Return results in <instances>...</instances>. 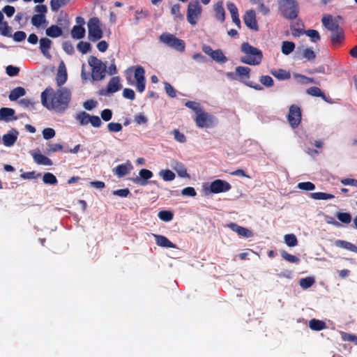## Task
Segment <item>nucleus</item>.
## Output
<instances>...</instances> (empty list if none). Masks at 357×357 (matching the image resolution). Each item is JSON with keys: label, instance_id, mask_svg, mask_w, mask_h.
I'll use <instances>...</instances> for the list:
<instances>
[{"label": "nucleus", "instance_id": "obj_1", "mask_svg": "<svg viewBox=\"0 0 357 357\" xmlns=\"http://www.w3.org/2000/svg\"><path fill=\"white\" fill-rule=\"evenodd\" d=\"M71 100V92L66 88L62 87L56 91L51 87H47L41 93L42 105L50 110H54L56 112H63L68 107Z\"/></svg>", "mask_w": 357, "mask_h": 357}, {"label": "nucleus", "instance_id": "obj_2", "mask_svg": "<svg viewBox=\"0 0 357 357\" xmlns=\"http://www.w3.org/2000/svg\"><path fill=\"white\" fill-rule=\"evenodd\" d=\"M241 52L245 54L241 57V62L245 64L256 66L261 63L263 59L262 52L258 48L252 46L248 43H243L241 47Z\"/></svg>", "mask_w": 357, "mask_h": 357}, {"label": "nucleus", "instance_id": "obj_3", "mask_svg": "<svg viewBox=\"0 0 357 357\" xmlns=\"http://www.w3.org/2000/svg\"><path fill=\"white\" fill-rule=\"evenodd\" d=\"M278 4L279 13L284 19L293 20L298 16L299 6L296 0H278Z\"/></svg>", "mask_w": 357, "mask_h": 357}, {"label": "nucleus", "instance_id": "obj_4", "mask_svg": "<svg viewBox=\"0 0 357 357\" xmlns=\"http://www.w3.org/2000/svg\"><path fill=\"white\" fill-rule=\"evenodd\" d=\"M91 67V76L94 80H101L105 77L106 65L95 56H90L88 59Z\"/></svg>", "mask_w": 357, "mask_h": 357}, {"label": "nucleus", "instance_id": "obj_5", "mask_svg": "<svg viewBox=\"0 0 357 357\" xmlns=\"http://www.w3.org/2000/svg\"><path fill=\"white\" fill-rule=\"evenodd\" d=\"M194 121L196 126L200 128H213L218 124L217 119L213 114L204 110L195 116Z\"/></svg>", "mask_w": 357, "mask_h": 357}, {"label": "nucleus", "instance_id": "obj_6", "mask_svg": "<svg viewBox=\"0 0 357 357\" xmlns=\"http://www.w3.org/2000/svg\"><path fill=\"white\" fill-rule=\"evenodd\" d=\"M160 40L164 44L167 45L168 47L173 48L180 52L185 51V42L183 40L176 38L173 34L164 33L160 35Z\"/></svg>", "mask_w": 357, "mask_h": 357}, {"label": "nucleus", "instance_id": "obj_7", "mask_svg": "<svg viewBox=\"0 0 357 357\" xmlns=\"http://www.w3.org/2000/svg\"><path fill=\"white\" fill-rule=\"evenodd\" d=\"M88 34L90 40L95 42L102 38L101 22L98 17L90 18L87 23Z\"/></svg>", "mask_w": 357, "mask_h": 357}, {"label": "nucleus", "instance_id": "obj_8", "mask_svg": "<svg viewBox=\"0 0 357 357\" xmlns=\"http://www.w3.org/2000/svg\"><path fill=\"white\" fill-rule=\"evenodd\" d=\"M202 12V6L199 0H193L188 3L187 9V20L189 24L195 26Z\"/></svg>", "mask_w": 357, "mask_h": 357}, {"label": "nucleus", "instance_id": "obj_9", "mask_svg": "<svg viewBox=\"0 0 357 357\" xmlns=\"http://www.w3.org/2000/svg\"><path fill=\"white\" fill-rule=\"evenodd\" d=\"M250 68L247 66H237L235 68V72H227L226 73V76L231 80H240L241 82L244 83L248 82L250 75Z\"/></svg>", "mask_w": 357, "mask_h": 357}, {"label": "nucleus", "instance_id": "obj_10", "mask_svg": "<svg viewBox=\"0 0 357 357\" xmlns=\"http://www.w3.org/2000/svg\"><path fill=\"white\" fill-rule=\"evenodd\" d=\"M301 109L296 105H291L289 109L287 121L292 128H296L301 121Z\"/></svg>", "mask_w": 357, "mask_h": 357}, {"label": "nucleus", "instance_id": "obj_11", "mask_svg": "<svg viewBox=\"0 0 357 357\" xmlns=\"http://www.w3.org/2000/svg\"><path fill=\"white\" fill-rule=\"evenodd\" d=\"M132 68L134 69L136 90L142 93L145 89V70L141 66H133Z\"/></svg>", "mask_w": 357, "mask_h": 357}, {"label": "nucleus", "instance_id": "obj_12", "mask_svg": "<svg viewBox=\"0 0 357 357\" xmlns=\"http://www.w3.org/2000/svg\"><path fill=\"white\" fill-rule=\"evenodd\" d=\"M231 185L226 181L216 179L211 183L208 190L210 193L218 194L230 190Z\"/></svg>", "mask_w": 357, "mask_h": 357}, {"label": "nucleus", "instance_id": "obj_13", "mask_svg": "<svg viewBox=\"0 0 357 357\" xmlns=\"http://www.w3.org/2000/svg\"><path fill=\"white\" fill-rule=\"evenodd\" d=\"M121 88L120 79L119 77H113L107 84L105 89H102L100 92V95L107 96L110 93L119 91Z\"/></svg>", "mask_w": 357, "mask_h": 357}, {"label": "nucleus", "instance_id": "obj_14", "mask_svg": "<svg viewBox=\"0 0 357 357\" xmlns=\"http://www.w3.org/2000/svg\"><path fill=\"white\" fill-rule=\"evenodd\" d=\"M245 25L252 30L258 31L259 26L256 20V14L253 10H248L243 16Z\"/></svg>", "mask_w": 357, "mask_h": 357}, {"label": "nucleus", "instance_id": "obj_15", "mask_svg": "<svg viewBox=\"0 0 357 357\" xmlns=\"http://www.w3.org/2000/svg\"><path fill=\"white\" fill-rule=\"evenodd\" d=\"M153 174L151 171L146 169L139 170V176L133 179L134 183L139 185L144 186L148 183V180L152 178Z\"/></svg>", "mask_w": 357, "mask_h": 357}, {"label": "nucleus", "instance_id": "obj_16", "mask_svg": "<svg viewBox=\"0 0 357 357\" xmlns=\"http://www.w3.org/2000/svg\"><path fill=\"white\" fill-rule=\"evenodd\" d=\"M228 227L230 228L233 231L237 233L239 236L245 238H250L253 236V233L250 229L239 226L238 225L231 222L228 225Z\"/></svg>", "mask_w": 357, "mask_h": 357}, {"label": "nucleus", "instance_id": "obj_17", "mask_svg": "<svg viewBox=\"0 0 357 357\" xmlns=\"http://www.w3.org/2000/svg\"><path fill=\"white\" fill-rule=\"evenodd\" d=\"M345 36L342 28L331 32V41L334 47L340 45L344 40Z\"/></svg>", "mask_w": 357, "mask_h": 357}, {"label": "nucleus", "instance_id": "obj_18", "mask_svg": "<svg viewBox=\"0 0 357 357\" xmlns=\"http://www.w3.org/2000/svg\"><path fill=\"white\" fill-rule=\"evenodd\" d=\"M323 25L331 32L337 31L341 27L336 21H334L331 15H326L321 19Z\"/></svg>", "mask_w": 357, "mask_h": 357}, {"label": "nucleus", "instance_id": "obj_19", "mask_svg": "<svg viewBox=\"0 0 357 357\" xmlns=\"http://www.w3.org/2000/svg\"><path fill=\"white\" fill-rule=\"evenodd\" d=\"M227 7L231 13L233 22L240 27L241 20L239 19L238 11L236 6L233 2H227Z\"/></svg>", "mask_w": 357, "mask_h": 357}, {"label": "nucleus", "instance_id": "obj_20", "mask_svg": "<svg viewBox=\"0 0 357 357\" xmlns=\"http://www.w3.org/2000/svg\"><path fill=\"white\" fill-rule=\"evenodd\" d=\"M213 9L215 19L220 22H223L225 20V11L223 7V2L222 1L217 2L214 5Z\"/></svg>", "mask_w": 357, "mask_h": 357}, {"label": "nucleus", "instance_id": "obj_21", "mask_svg": "<svg viewBox=\"0 0 357 357\" xmlns=\"http://www.w3.org/2000/svg\"><path fill=\"white\" fill-rule=\"evenodd\" d=\"M15 110L12 108L2 107L0 109V119L8 122L11 120H16L17 117L14 116Z\"/></svg>", "mask_w": 357, "mask_h": 357}, {"label": "nucleus", "instance_id": "obj_22", "mask_svg": "<svg viewBox=\"0 0 357 357\" xmlns=\"http://www.w3.org/2000/svg\"><path fill=\"white\" fill-rule=\"evenodd\" d=\"M155 243L162 248H176V245L171 242L166 236L159 234L154 235Z\"/></svg>", "mask_w": 357, "mask_h": 357}, {"label": "nucleus", "instance_id": "obj_23", "mask_svg": "<svg viewBox=\"0 0 357 357\" xmlns=\"http://www.w3.org/2000/svg\"><path fill=\"white\" fill-rule=\"evenodd\" d=\"M67 80V72L64 64L59 66L58 72L56 77V84L61 86Z\"/></svg>", "mask_w": 357, "mask_h": 357}, {"label": "nucleus", "instance_id": "obj_24", "mask_svg": "<svg viewBox=\"0 0 357 357\" xmlns=\"http://www.w3.org/2000/svg\"><path fill=\"white\" fill-rule=\"evenodd\" d=\"M52 41L47 38H42L40 40V50L42 54L47 58H50V49Z\"/></svg>", "mask_w": 357, "mask_h": 357}, {"label": "nucleus", "instance_id": "obj_25", "mask_svg": "<svg viewBox=\"0 0 357 357\" xmlns=\"http://www.w3.org/2000/svg\"><path fill=\"white\" fill-rule=\"evenodd\" d=\"M33 158L38 165L50 166L52 165V161L47 156L41 153L32 154Z\"/></svg>", "mask_w": 357, "mask_h": 357}, {"label": "nucleus", "instance_id": "obj_26", "mask_svg": "<svg viewBox=\"0 0 357 357\" xmlns=\"http://www.w3.org/2000/svg\"><path fill=\"white\" fill-rule=\"evenodd\" d=\"M309 327L312 331H320L326 328L327 326L324 321L312 319L309 321Z\"/></svg>", "mask_w": 357, "mask_h": 357}, {"label": "nucleus", "instance_id": "obj_27", "mask_svg": "<svg viewBox=\"0 0 357 357\" xmlns=\"http://www.w3.org/2000/svg\"><path fill=\"white\" fill-rule=\"evenodd\" d=\"M85 29L81 25H75L71 30V36L74 39H82L85 36Z\"/></svg>", "mask_w": 357, "mask_h": 357}, {"label": "nucleus", "instance_id": "obj_28", "mask_svg": "<svg viewBox=\"0 0 357 357\" xmlns=\"http://www.w3.org/2000/svg\"><path fill=\"white\" fill-rule=\"evenodd\" d=\"M62 29L57 25H51L46 29L45 33L47 36L51 38H57L62 35Z\"/></svg>", "mask_w": 357, "mask_h": 357}, {"label": "nucleus", "instance_id": "obj_29", "mask_svg": "<svg viewBox=\"0 0 357 357\" xmlns=\"http://www.w3.org/2000/svg\"><path fill=\"white\" fill-rule=\"evenodd\" d=\"M18 132L15 131V133H7L3 136V143L6 146H13L17 139Z\"/></svg>", "mask_w": 357, "mask_h": 357}, {"label": "nucleus", "instance_id": "obj_30", "mask_svg": "<svg viewBox=\"0 0 357 357\" xmlns=\"http://www.w3.org/2000/svg\"><path fill=\"white\" fill-rule=\"evenodd\" d=\"M271 74L279 80H286L291 77V74L289 71L281 68L271 70Z\"/></svg>", "mask_w": 357, "mask_h": 357}, {"label": "nucleus", "instance_id": "obj_31", "mask_svg": "<svg viewBox=\"0 0 357 357\" xmlns=\"http://www.w3.org/2000/svg\"><path fill=\"white\" fill-rule=\"evenodd\" d=\"M25 93V89L23 87L18 86L11 90L8 96V98L10 100L14 101L17 100L19 98L24 96Z\"/></svg>", "mask_w": 357, "mask_h": 357}, {"label": "nucleus", "instance_id": "obj_32", "mask_svg": "<svg viewBox=\"0 0 357 357\" xmlns=\"http://www.w3.org/2000/svg\"><path fill=\"white\" fill-rule=\"evenodd\" d=\"M70 0H51L50 7L53 12L56 13L60 8L66 6Z\"/></svg>", "mask_w": 357, "mask_h": 357}, {"label": "nucleus", "instance_id": "obj_33", "mask_svg": "<svg viewBox=\"0 0 357 357\" xmlns=\"http://www.w3.org/2000/svg\"><path fill=\"white\" fill-rule=\"evenodd\" d=\"M310 197L312 199H317V200H326V199H331L335 197V196L332 194H328L326 192H312L310 194Z\"/></svg>", "mask_w": 357, "mask_h": 357}, {"label": "nucleus", "instance_id": "obj_34", "mask_svg": "<svg viewBox=\"0 0 357 357\" xmlns=\"http://www.w3.org/2000/svg\"><path fill=\"white\" fill-rule=\"evenodd\" d=\"M307 93L314 97H321L324 100L327 101L326 95L317 86H312L307 89Z\"/></svg>", "mask_w": 357, "mask_h": 357}, {"label": "nucleus", "instance_id": "obj_35", "mask_svg": "<svg viewBox=\"0 0 357 357\" xmlns=\"http://www.w3.org/2000/svg\"><path fill=\"white\" fill-rule=\"evenodd\" d=\"M211 57L219 63H225L227 61V58L220 49L215 50Z\"/></svg>", "mask_w": 357, "mask_h": 357}, {"label": "nucleus", "instance_id": "obj_36", "mask_svg": "<svg viewBox=\"0 0 357 357\" xmlns=\"http://www.w3.org/2000/svg\"><path fill=\"white\" fill-rule=\"evenodd\" d=\"M335 217L340 222L344 224H349L352 220L351 215L347 212H337Z\"/></svg>", "mask_w": 357, "mask_h": 357}, {"label": "nucleus", "instance_id": "obj_37", "mask_svg": "<svg viewBox=\"0 0 357 357\" xmlns=\"http://www.w3.org/2000/svg\"><path fill=\"white\" fill-rule=\"evenodd\" d=\"M158 174L165 181H172L176 177L175 174L169 169H162Z\"/></svg>", "mask_w": 357, "mask_h": 357}, {"label": "nucleus", "instance_id": "obj_38", "mask_svg": "<svg viewBox=\"0 0 357 357\" xmlns=\"http://www.w3.org/2000/svg\"><path fill=\"white\" fill-rule=\"evenodd\" d=\"M46 23L45 15H34L31 17V24L36 27L40 26L41 24Z\"/></svg>", "mask_w": 357, "mask_h": 357}, {"label": "nucleus", "instance_id": "obj_39", "mask_svg": "<svg viewBox=\"0 0 357 357\" xmlns=\"http://www.w3.org/2000/svg\"><path fill=\"white\" fill-rule=\"evenodd\" d=\"M304 33L310 38L312 43H317L321 40L319 33L315 29L305 30Z\"/></svg>", "mask_w": 357, "mask_h": 357}, {"label": "nucleus", "instance_id": "obj_40", "mask_svg": "<svg viewBox=\"0 0 357 357\" xmlns=\"http://www.w3.org/2000/svg\"><path fill=\"white\" fill-rule=\"evenodd\" d=\"M295 48V44L293 42L290 41H284L282 44V52L288 55L291 53Z\"/></svg>", "mask_w": 357, "mask_h": 357}, {"label": "nucleus", "instance_id": "obj_41", "mask_svg": "<svg viewBox=\"0 0 357 357\" xmlns=\"http://www.w3.org/2000/svg\"><path fill=\"white\" fill-rule=\"evenodd\" d=\"M12 27L10 26L7 22L0 24V33L6 37H12Z\"/></svg>", "mask_w": 357, "mask_h": 357}, {"label": "nucleus", "instance_id": "obj_42", "mask_svg": "<svg viewBox=\"0 0 357 357\" xmlns=\"http://www.w3.org/2000/svg\"><path fill=\"white\" fill-rule=\"evenodd\" d=\"M43 181L45 184L50 185H56L58 183L56 177L50 172H47L43 175Z\"/></svg>", "mask_w": 357, "mask_h": 357}, {"label": "nucleus", "instance_id": "obj_43", "mask_svg": "<svg viewBox=\"0 0 357 357\" xmlns=\"http://www.w3.org/2000/svg\"><path fill=\"white\" fill-rule=\"evenodd\" d=\"M158 218L165 222H169L174 218V213L171 211L162 210L159 211Z\"/></svg>", "mask_w": 357, "mask_h": 357}, {"label": "nucleus", "instance_id": "obj_44", "mask_svg": "<svg viewBox=\"0 0 357 357\" xmlns=\"http://www.w3.org/2000/svg\"><path fill=\"white\" fill-rule=\"evenodd\" d=\"M314 282L315 280L313 277H306L300 280L299 284L303 289H305L312 287Z\"/></svg>", "mask_w": 357, "mask_h": 357}, {"label": "nucleus", "instance_id": "obj_45", "mask_svg": "<svg viewBox=\"0 0 357 357\" xmlns=\"http://www.w3.org/2000/svg\"><path fill=\"white\" fill-rule=\"evenodd\" d=\"M90 115L86 112H81L76 116V119L79 121L81 126L87 125L89 123Z\"/></svg>", "mask_w": 357, "mask_h": 357}, {"label": "nucleus", "instance_id": "obj_46", "mask_svg": "<svg viewBox=\"0 0 357 357\" xmlns=\"http://www.w3.org/2000/svg\"><path fill=\"white\" fill-rule=\"evenodd\" d=\"M128 173V168L125 164L119 165L114 169V174L120 178L126 176Z\"/></svg>", "mask_w": 357, "mask_h": 357}, {"label": "nucleus", "instance_id": "obj_47", "mask_svg": "<svg viewBox=\"0 0 357 357\" xmlns=\"http://www.w3.org/2000/svg\"><path fill=\"white\" fill-rule=\"evenodd\" d=\"M174 170L177 172L178 175L181 177L188 176L187 169L181 162H176L174 167Z\"/></svg>", "mask_w": 357, "mask_h": 357}, {"label": "nucleus", "instance_id": "obj_48", "mask_svg": "<svg viewBox=\"0 0 357 357\" xmlns=\"http://www.w3.org/2000/svg\"><path fill=\"white\" fill-rule=\"evenodd\" d=\"M284 242L289 247H294L298 244L296 236L293 234H286L284 236Z\"/></svg>", "mask_w": 357, "mask_h": 357}, {"label": "nucleus", "instance_id": "obj_49", "mask_svg": "<svg viewBox=\"0 0 357 357\" xmlns=\"http://www.w3.org/2000/svg\"><path fill=\"white\" fill-rule=\"evenodd\" d=\"M255 3L257 4L258 10L261 13L264 15H268L270 13V9L268 6H266L263 0H257Z\"/></svg>", "mask_w": 357, "mask_h": 357}, {"label": "nucleus", "instance_id": "obj_50", "mask_svg": "<svg viewBox=\"0 0 357 357\" xmlns=\"http://www.w3.org/2000/svg\"><path fill=\"white\" fill-rule=\"evenodd\" d=\"M185 105L189 108V109H191L192 110H193L196 115H197L198 113H199L200 112H202L203 109L200 107V105L199 103L198 102H196L195 101H187L185 103Z\"/></svg>", "mask_w": 357, "mask_h": 357}, {"label": "nucleus", "instance_id": "obj_51", "mask_svg": "<svg viewBox=\"0 0 357 357\" xmlns=\"http://www.w3.org/2000/svg\"><path fill=\"white\" fill-rule=\"evenodd\" d=\"M281 255L284 259L289 262L298 264L300 261V259L298 257L291 254H289L286 251L282 252Z\"/></svg>", "mask_w": 357, "mask_h": 357}, {"label": "nucleus", "instance_id": "obj_52", "mask_svg": "<svg viewBox=\"0 0 357 357\" xmlns=\"http://www.w3.org/2000/svg\"><path fill=\"white\" fill-rule=\"evenodd\" d=\"M77 50L82 54H86L91 50V44L88 42L80 41L77 45Z\"/></svg>", "mask_w": 357, "mask_h": 357}, {"label": "nucleus", "instance_id": "obj_53", "mask_svg": "<svg viewBox=\"0 0 357 357\" xmlns=\"http://www.w3.org/2000/svg\"><path fill=\"white\" fill-rule=\"evenodd\" d=\"M259 82L266 87H271L274 84L273 79L269 75H262L259 78Z\"/></svg>", "mask_w": 357, "mask_h": 357}, {"label": "nucleus", "instance_id": "obj_54", "mask_svg": "<svg viewBox=\"0 0 357 357\" xmlns=\"http://www.w3.org/2000/svg\"><path fill=\"white\" fill-rule=\"evenodd\" d=\"M298 188L303 190L310 191L315 188V185L310 181L301 182L298 184Z\"/></svg>", "mask_w": 357, "mask_h": 357}, {"label": "nucleus", "instance_id": "obj_55", "mask_svg": "<svg viewBox=\"0 0 357 357\" xmlns=\"http://www.w3.org/2000/svg\"><path fill=\"white\" fill-rule=\"evenodd\" d=\"M294 77L301 84H307V83H313L314 82V79L312 78L307 77L305 75L298 74V73H294Z\"/></svg>", "mask_w": 357, "mask_h": 357}, {"label": "nucleus", "instance_id": "obj_56", "mask_svg": "<svg viewBox=\"0 0 357 357\" xmlns=\"http://www.w3.org/2000/svg\"><path fill=\"white\" fill-rule=\"evenodd\" d=\"M171 13L174 16L176 19L182 20L183 18V15L180 12V5L178 3L174 4L172 7Z\"/></svg>", "mask_w": 357, "mask_h": 357}, {"label": "nucleus", "instance_id": "obj_57", "mask_svg": "<svg viewBox=\"0 0 357 357\" xmlns=\"http://www.w3.org/2000/svg\"><path fill=\"white\" fill-rule=\"evenodd\" d=\"M303 56L308 61H312L315 59L316 54L311 48H306L303 52Z\"/></svg>", "mask_w": 357, "mask_h": 357}, {"label": "nucleus", "instance_id": "obj_58", "mask_svg": "<svg viewBox=\"0 0 357 357\" xmlns=\"http://www.w3.org/2000/svg\"><path fill=\"white\" fill-rule=\"evenodd\" d=\"M55 130L51 128H45L43 130V137L45 139H50L55 136Z\"/></svg>", "mask_w": 357, "mask_h": 357}, {"label": "nucleus", "instance_id": "obj_59", "mask_svg": "<svg viewBox=\"0 0 357 357\" xmlns=\"http://www.w3.org/2000/svg\"><path fill=\"white\" fill-rule=\"evenodd\" d=\"M6 72L8 75L10 77H14L19 74L20 68L18 67L9 65L6 67Z\"/></svg>", "mask_w": 357, "mask_h": 357}, {"label": "nucleus", "instance_id": "obj_60", "mask_svg": "<svg viewBox=\"0 0 357 357\" xmlns=\"http://www.w3.org/2000/svg\"><path fill=\"white\" fill-rule=\"evenodd\" d=\"M122 125L119 123H109L107 125V128L109 131L112 132H118L122 130Z\"/></svg>", "mask_w": 357, "mask_h": 357}, {"label": "nucleus", "instance_id": "obj_61", "mask_svg": "<svg viewBox=\"0 0 357 357\" xmlns=\"http://www.w3.org/2000/svg\"><path fill=\"white\" fill-rule=\"evenodd\" d=\"M63 50L70 55H72L75 52L74 47L72 43L69 41H65L62 44Z\"/></svg>", "mask_w": 357, "mask_h": 357}, {"label": "nucleus", "instance_id": "obj_62", "mask_svg": "<svg viewBox=\"0 0 357 357\" xmlns=\"http://www.w3.org/2000/svg\"><path fill=\"white\" fill-rule=\"evenodd\" d=\"M164 84H165V89L167 94L171 98L176 97V91L174 89V87L168 82H165Z\"/></svg>", "mask_w": 357, "mask_h": 357}, {"label": "nucleus", "instance_id": "obj_63", "mask_svg": "<svg viewBox=\"0 0 357 357\" xmlns=\"http://www.w3.org/2000/svg\"><path fill=\"white\" fill-rule=\"evenodd\" d=\"M174 139L181 143H184L186 141V137L183 133L181 132L178 129H175L173 131Z\"/></svg>", "mask_w": 357, "mask_h": 357}, {"label": "nucleus", "instance_id": "obj_64", "mask_svg": "<svg viewBox=\"0 0 357 357\" xmlns=\"http://www.w3.org/2000/svg\"><path fill=\"white\" fill-rule=\"evenodd\" d=\"M12 37L15 41L22 42L26 38V34L24 31H17L13 35H12Z\"/></svg>", "mask_w": 357, "mask_h": 357}]
</instances>
